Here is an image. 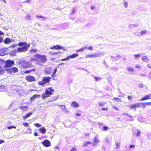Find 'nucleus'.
<instances>
[{"label": "nucleus", "mask_w": 151, "mask_h": 151, "mask_svg": "<svg viewBox=\"0 0 151 151\" xmlns=\"http://www.w3.org/2000/svg\"><path fill=\"white\" fill-rule=\"evenodd\" d=\"M14 64V61L9 60L6 61L5 67H10L13 65Z\"/></svg>", "instance_id": "obj_7"}, {"label": "nucleus", "mask_w": 151, "mask_h": 151, "mask_svg": "<svg viewBox=\"0 0 151 151\" xmlns=\"http://www.w3.org/2000/svg\"><path fill=\"white\" fill-rule=\"evenodd\" d=\"M94 142L95 143H97L99 142V140L98 139L97 137H96L94 139Z\"/></svg>", "instance_id": "obj_30"}, {"label": "nucleus", "mask_w": 151, "mask_h": 151, "mask_svg": "<svg viewBox=\"0 0 151 151\" xmlns=\"http://www.w3.org/2000/svg\"><path fill=\"white\" fill-rule=\"evenodd\" d=\"M113 108L116 110H117V111L119 110V109L117 107H116L115 106H113Z\"/></svg>", "instance_id": "obj_51"}, {"label": "nucleus", "mask_w": 151, "mask_h": 151, "mask_svg": "<svg viewBox=\"0 0 151 151\" xmlns=\"http://www.w3.org/2000/svg\"><path fill=\"white\" fill-rule=\"evenodd\" d=\"M98 56V55L97 54H94L92 55H87L86 57V58H88L89 57H96Z\"/></svg>", "instance_id": "obj_18"}, {"label": "nucleus", "mask_w": 151, "mask_h": 151, "mask_svg": "<svg viewBox=\"0 0 151 151\" xmlns=\"http://www.w3.org/2000/svg\"><path fill=\"white\" fill-rule=\"evenodd\" d=\"M34 135L35 136H37L38 135L37 133L36 132H35L34 134Z\"/></svg>", "instance_id": "obj_58"}, {"label": "nucleus", "mask_w": 151, "mask_h": 151, "mask_svg": "<svg viewBox=\"0 0 151 151\" xmlns=\"http://www.w3.org/2000/svg\"><path fill=\"white\" fill-rule=\"evenodd\" d=\"M146 105L150 106L151 105V102H148L145 103Z\"/></svg>", "instance_id": "obj_43"}, {"label": "nucleus", "mask_w": 151, "mask_h": 151, "mask_svg": "<svg viewBox=\"0 0 151 151\" xmlns=\"http://www.w3.org/2000/svg\"><path fill=\"white\" fill-rule=\"evenodd\" d=\"M14 42V40L10 39L8 38H6L4 41V42L6 44H9Z\"/></svg>", "instance_id": "obj_12"}, {"label": "nucleus", "mask_w": 151, "mask_h": 151, "mask_svg": "<svg viewBox=\"0 0 151 151\" xmlns=\"http://www.w3.org/2000/svg\"><path fill=\"white\" fill-rule=\"evenodd\" d=\"M57 68H55L54 70V71H53V74H54L57 71Z\"/></svg>", "instance_id": "obj_46"}, {"label": "nucleus", "mask_w": 151, "mask_h": 151, "mask_svg": "<svg viewBox=\"0 0 151 151\" xmlns=\"http://www.w3.org/2000/svg\"><path fill=\"white\" fill-rule=\"evenodd\" d=\"M81 115V114L79 113H77L76 114V115L77 116H80Z\"/></svg>", "instance_id": "obj_56"}, {"label": "nucleus", "mask_w": 151, "mask_h": 151, "mask_svg": "<svg viewBox=\"0 0 151 151\" xmlns=\"http://www.w3.org/2000/svg\"><path fill=\"white\" fill-rule=\"evenodd\" d=\"M31 18V16L29 15H27L25 17V19L27 20H29Z\"/></svg>", "instance_id": "obj_28"}, {"label": "nucleus", "mask_w": 151, "mask_h": 151, "mask_svg": "<svg viewBox=\"0 0 151 151\" xmlns=\"http://www.w3.org/2000/svg\"><path fill=\"white\" fill-rule=\"evenodd\" d=\"M115 145L117 148H118L119 147V144L118 142L116 143Z\"/></svg>", "instance_id": "obj_39"}, {"label": "nucleus", "mask_w": 151, "mask_h": 151, "mask_svg": "<svg viewBox=\"0 0 151 151\" xmlns=\"http://www.w3.org/2000/svg\"><path fill=\"white\" fill-rule=\"evenodd\" d=\"M141 103L140 104H134V105L135 106V107H139L140 106V104H141Z\"/></svg>", "instance_id": "obj_34"}, {"label": "nucleus", "mask_w": 151, "mask_h": 151, "mask_svg": "<svg viewBox=\"0 0 151 151\" xmlns=\"http://www.w3.org/2000/svg\"><path fill=\"white\" fill-rule=\"evenodd\" d=\"M40 96V95L38 94H35L31 98V100H33L35 98H38Z\"/></svg>", "instance_id": "obj_24"}, {"label": "nucleus", "mask_w": 151, "mask_h": 151, "mask_svg": "<svg viewBox=\"0 0 151 151\" xmlns=\"http://www.w3.org/2000/svg\"><path fill=\"white\" fill-rule=\"evenodd\" d=\"M78 54H73L70 56H69L68 57L69 59L70 58H76V57H77L78 56Z\"/></svg>", "instance_id": "obj_16"}, {"label": "nucleus", "mask_w": 151, "mask_h": 151, "mask_svg": "<svg viewBox=\"0 0 151 151\" xmlns=\"http://www.w3.org/2000/svg\"><path fill=\"white\" fill-rule=\"evenodd\" d=\"M137 25L136 24H131L130 25V27H137Z\"/></svg>", "instance_id": "obj_37"}, {"label": "nucleus", "mask_w": 151, "mask_h": 151, "mask_svg": "<svg viewBox=\"0 0 151 151\" xmlns=\"http://www.w3.org/2000/svg\"><path fill=\"white\" fill-rule=\"evenodd\" d=\"M23 125L25 127H27L28 126L29 124L27 122H24L23 123Z\"/></svg>", "instance_id": "obj_33"}, {"label": "nucleus", "mask_w": 151, "mask_h": 151, "mask_svg": "<svg viewBox=\"0 0 151 151\" xmlns=\"http://www.w3.org/2000/svg\"><path fill=\"white\" fill-rule=\"evenodd\" d=\"M142 60L144 61H146L147 60V58L146 57L144 56L142 58Z\"/></svg>", "instance_id": "obj_32"}, {"label": "nucleus", "mask_w": 151, "mask_h": 151, "mask_svg": "<svg viewBox=\"0 0 151 151\" xmlns=\"http://www.w3.org/2000/svg\"><path fill=\"white\" fill-rule=\"evenodd\" d=\"M7 48H4L0 49V56H4L7 54L8 52Z\"/></svg>", "instance_id": "obj_5"}, {"label": "nucleus", "mask_w": 151, "mask_h": 151, "mask_svg": "<svg viewBox=\"0 0 151 151\" xmlns=\"http://www.w3.org/2000/svg\"><path fill=\"white\" fill-rule=\"evenodd\" d=\"M4 35V33L3 32H2L0 31V36L3 35Z\"/></svg>", "instance_id": "obj_48"}, {"label": "nucleus", "mask_w": 151, "mask_h": 151, "mask_svg": "<svg viewBox=\"0 0 151 151\" xmlns=\"http://www.w3.org/2000/svg\"><path fill=\"white\" fill-rule=\"evenodd\" d=\"M86 49V47H83V48H82L78 50H76V52H82L84 50Z\"/></svg>", "instance_id": "obj_25"}, {"label": "nucleus", "mask_w": 151, "mask_h": 151, "mask_svg": "<svg viewBox=\"0 0 151 151\" xmlns=\"http://www.w3.org/2000/svg\"><path fill=\"white\" fill-rule=\"evenodd\" d=\"M35 57L41 62L45 63L47 61V58L46 56L44 55H40L38 54H36Z\"/></svg>", "instance_id": "obj_3"}, {"label": "nucleus", "mask_w": 151, "mask_h": 151, "mask_svg": "<svg viewBox=\"0 0 151 151\" xmlns=\"http://www.w3.org/2000/svg\"><path fill=\"white\" fill-rule=\"evenodd\" d=\"M113 100L115 101L116 102H119L120 101V99L119 98H114L113 99Z\"/></svg>", "instance_id": "obj_29"}, {"label": "nucleus", "mask_w": 151, "mask_h": 151, "mask_svg": "<svg viewBox=\"0 0 151 151\" xmlns=\"http://www.w3.org/2000/svg\"><path fill=\"white\" fill-rule=\"evenodd\" d=\"M91 9L93 10L95 9H96V7L94 5L91 6Z\"/></svg>", "instance_id": "obj_38"}, {"label": "nucleus", "mask_w": 151, "mask_h": 151, "mask_svg": "<svg viewBox=\"0 0 151 151\" xmlns=\"http://www.w3.org/2000/svg\"><path fill=\"white\" fill-rule=\"evenodd\" d=\"M95 79L96 80H100L101 79V78H96Z\"/></svg>", "instance_id": "obj_60"}, {"label": "nucleus", "mask_w": 151, "mask_h": 151, "mask_svg": "<svg viewBox=\"0 0 151 151\" xmlns=\"http://www.w3.org/2000/svg\"><path fill=\"white\" fill-rule=\"evenodd\" d=\"M63 50L64 51H66L67 50V49H63Z\"/></svg>", "instance_id": "obj_64"}, {"label": "nucleus", "mask_w": 151, "mask_h": 151, "mask_svg": "<svg viewBox=\"0 0 151 151\" xmlns=\"http://www.w3.org/2000/svg\"><path fill=\"white\" fill-rule=\"evenodd\" d=\"M55 149L56 150H59V146H55Z\"/></svg>", "instance_id": "obj_52"}, {"label": "nucleus", "mask_w": 151, "mask_h": 151, "mask_svg": "<svg viewBox=\"0 0 151 151\" xmlns=\"http://www.w3.org/2000/svg\"><path fill=\"white\" fill-rule=\"evenodd\" d=\"M128 98L130 100H131L132 99V96H128Z\"/></svg>", "instance_id": "obj_54"}, {"label": "nucleus", "mask_w": 151, "mask_h": 151, "mask_svg": "<svg viewBox=\"0 0 151 151\" xmlns=\"http://www.w3.org/2000/svg\"><path fill=\"white\" fill-rule=\"evenodd\" d=\"M140 132H139V131H138L137 134V135L138 136H140Z\"/></svg>", "instance_id": "obj_45"}, {"label": "nucleus", "mask_w": 151, "mask_h": 151, "mask_svg": "<svg viewBox=\"0 0 151 151\" xmlns=\"http://www.w3.org/2000/svg\"><path fill=\"white\" fill-rule=\"evenodd\" d=\"M69 60V58L68 57L62 59L61 60L62 61H65V60Z\"/></svg>", "instance_id": "obj_35"}, {"label": "nucleus", "mask_w": 151, "mask_h": 151, "mask_svg": "<svg viewBox=\"0 0 151 151\" xmlns=\"http://www.w3.org/2000/svg\"><path fill=\"white\" fill-rule=\"evenodd\" d=\"M102 109L103 110L107 111L108 110V108H102Z\"/></svg>", "instance_id": "obj_57"}, {"label": "nucleus", "mask_w": 151, "mask_h": 151, "mask_svg": "<svg viewBox=\"0 0 151 151\" xmlns=\"http://www.w3.org/2000/svg\"><path fill=\"white\" fill-rule=\"evenodd\" d=\"M60 107H61L60 108L61 109H65V106L64 105H62Z\"/></svg>", "instance_id": "obj_41"}, {"label": "nucleus", "mask_w": 151, "mask_h": 151, "mask_svg": "<svg viewBox=\"0 0 151 151\" xmlns=\"http://www.w3.org/2000/svg\"><path fill=\"white\" fill-rule=\"evenodd\" d=\"M70 151H77L76 148L73 147L70 150Z\"/></svg>", "instance_id": "obj_40"}, {"label": "nucleus", "mask_w": 151, "mask_h": 151, "mask_svg": "<svg viewBox=\"0 0 151 151\" xmlns=\"http://www.w3.org/2000/svg\"><path fill=\"white\" fill-rule=\"evenodd\" d=\"M50 77H44L43 78L42 81L39 83V84L43 85L45 83L49 82L50 80Z\"/></svg>", "instance_id": "obj_4"}, {"label": "nucleus", "mask_w": 151, "mask_h": 151, "mask_svg": "<svg viewBox=\"0 0 151 151\" xmlns=\"http://www.w3.org/2000/svg\"><path fill=\"white\" fill-rule=\"evenodd\" d=\"M135 106L134 105H134H132L130 107V108H132V109H133V108H135Z\"/></svg>", "instance_id": "obj_49"}, {"label": "nucleus", "mask_w": 151, "mask_h": 151, "mask_svg": "<svg viewBox=\"0 0 151 151\" xmlns=\"http://www.w3.org/2000/svg\"><path fill=\"white\" fill-rule=\"evenodd\" d=\"M129 147H130V148L133 147H134V145H131Z\"/></svg>", "instance_id": "obj_59"}, {"label": "nucleus", "mask_w": 151, "mask_h": 151, "mask_svg": "<svg viewBox=\"0 0 151 151\" xmlns=\"http://www.w3.org/2000/svg\"><path fill=\"white\" fill-rule=\"evenodd\" d=\"M31 0H27L26 2H29Z\"/></svg>", "instance_id": "obj_61"}, {"label": "nucleus", "mask_w": 151, "mask_h": 151, "mask_svg": "<svg viewBox=\"0 0 151 151\" xmlns=\"http://www.w3.org/2000/svg\"><path fill=\"white\" fill-rule=\"evenodd\" d=\"M34 125L35 126L37 127H41V125L38 123H35Z\"/></svg>", "instance_id": "obj_27"}, {"label": "nucleus", "mask_w": 151, "mask_h": 151, "mask_svg": "<svg viewBox=\"0 0 151 151\" xmlns=\"http://www.w3.org/2000/svg\"><path fill=\"white\" fill-rule=\"evenodd\" d=\"M39 133L42 134H44L46 133V129L45 127H42L39 129Z\"/></svg>", "instance_id": "obj_11"}, {"label": "nucleus", "mask_w": 151, "mask_h": 151, "mask_svg": "<svg viewBox=\"0 0 151 151\" xmlns=\"http://www.w3.org/2000/svg\"><path fill=\"white\" fill-rule=\"evenodd\" d=\"M123 5L125 8H127L128 6L127 2L126 1H124L123 3Z\"/></svg>", "instance_id": "obj_23"}, {"label": "nucleus", "mask_w": 151, "mask_h": 151, "mask_svg": "<svg viewBox=\"0 0 151 151\" xmlns=\"http://www.w3.org/2000/svg\"><path fill=\"white\" fill-rule=\"evenodd\" d=\"M129 72H132L133 70L132 68L131 67H129L127 68Z\"/></svg>", "instance_id": "obj_26"}, {"label": "nucleus", "mask_w": 151, "mask_h": 151, "mask_svg": "<svg viewBox=\"0 0 151 151\" xmlns=\"http://www.w3.org/2000/svg\"><path fill=\"white\" fill-rule=\"evenodd\" d=\"M32 114V113L30 112L29 113L23 116V118L24 119H25L27 118L30 116Z\"/></svg>", "instance_id": "obj_20"}, {"label": "nucleus", "mask_w": 151, "mask_h": 151, "mask_svg": "<svg viewBox=\"0 0 151 151\" xmlns=\"http://www.w3.org/2000/svg\"><path fill=\"white\" fill-rule=\"evenodd\" d=\"M53 70V69L51 67L45 69V72L46 73L49 74L51 73V71Z\"/></svg>", "instance_id": "obj_15"}, {"label": "nucleus", "mask_w": 151, "mask_h": 151, "mask_svg": "<svg viewBox=\"0 0 151 151\" xmlns=\"http://www.w3.org/2000/svg\"><path fill=\"white\" fill-rule=\"evenodd\" d=\"M18 45L20 47L17 48V51L18 52H24L27 50L28 48L30 47L29 44L25 42H20L19 43Z\"/></svg>", "instance_id": "obj_1"}, {"label": "nucleus", "mask_w": 151, "mask_h": 151, "mask_svg": "<svg viewBox=\"0 0 151 151\" xmlns=\"http://www.w3.org/2000/svg\"><path fill=\"white\" fill-rule=\"evenodd\" d=\"M146 31L145 30H141L140 31H137L135 32V34L137 36H140L142 35H144L146 34Z\"/></svg>", "instance_id": "obj_10"}, {"label": "nucleus", "mask_w": 151, "mask_h": 151, "mask_svg": "<svg viewBox=\"0 0 151 151\" xmlns=\"http://www.w3.org/2000/svg\"><path fill=\"white\" fill-rule=\"evenodd\" d=\"M99 104L100 106H102L104 104L102 102H99Z\"/></svg>", "instance_id": "obj_50"}, {"label": "nucleus", "mask_w": 151, "mask_h": 151, "mask_svg": "<svg viewBox=\"0 0 151 151\" xmlns=\"http://www.w3.org/2000/svg\"><path fill=\"white\" fill-rule=\"evenodd\" d=\"M71 105L76 108L79 106L78 104L76 102L74 101L72 103Z\"/></svg>", "instance_id": "obj_19"}, {"label": "nucleus", "mask_w": 151, "mask_h": 151, "mask_svg": "<svg viewBox=\"0 0 151 151\" xmlns=\"http://www.w3.org/2000/svg\"><path fill=\"white\" fill-rule=\"evenodd\" d=\"M103 129L104 130H106L108 129V128L106 126H104L103 127Z\"/></svg>", "instance_id": "obj_42"}, {"label": "nucleus", "mask_w": 151, "mask_h": 151, "mask_svg": "<svg viewBox=\"0 0 151 151\" xmlns=\"http://www.w3.org/2000/svg\"><path fill=\"white\" fill-rule=\"evenodd\" d=\"M150 99H151V94H150L149 95H146L141 100V101H144Z\"/></svg>", "instance_id": "obj_14"}, {"label": "nucleus", "mask_w": 151, "mask_h": 151, "mask_svg": "<svg viewBox=\"0 0 151 151\" xmlns=\"http://www.w3.org/2000/svg\"><path fill=\"white\" fill-rule=\"evenodd\" d=\"M50 49L52 50H53L54 49L56 50H59L62 49V47L60 46V45H56V46H55L52 47H51L50 48Z\"/></svg>", "instance_id": "obj_13"}, {"label": "nucleus", "mask_w": 151, "mask_h": 151, "mask_svg": "<svg viewBox=\"0 0 151 151\" xmlns=\"http://www.w3.org/2000/svg\"><path fill=\"white\" fill-rule=\"evenodd\" d=\"M17 44H14L12 46V48H14L15 47H17Z\"/></svg>", "instance_id": "obj_47"}, {"label": "nucleus", "mask_w": 151, "mask_h": 151, "mask_svg": "<svg viewBox=\"0 0 151 151\" xmlns=\"http://www.w3.org/2000/svg\"><path fill=\"white\" fill-rule=\"evenodd\" d=\"M136 68H139V69H140L141 68V67L139 65H137L136 66Z\"/></svg>", "instance_id": "obj_55"}, {"label": "nucleus", "mask_w": 151, "mask_h": 151, "mask_svg": "<svg viewBox=\"0 0 151 151\" xmlns=\"http://www.w3.org/2000/svg\"><path fill=\"white\" fill-rule=\"evenodd\" d=\"M30 66V64L29 63H26V65H24V67L25 68H27L28 67H29Z\"/></svg>", "instance_id": "obj_31"}, {"label": "nucleus", "mask_w": 151, "mask_h": 151, "mask_svg": "<svg viewBox=\"0 0 151 151\" xmlns=\"http://www.w3.org/2000/svg\"><path fill=\"white\" fill-rule=\"evenodd\" d=\"M13 128L15 129L16 128V127H15L14 126L8 127H7V128L9 129H11Z\"/></svg>", "instance_id": "obj_36"}, {"label": "nucleus", "mask_w": 151, "mask_h": 151, "mask_svg": "<svg viewBox=\"0 0 151 151\" xmlns=\"http://www.w3.org/2000/svg\"><path fill=\"white\" fill-rule=\"evenodd\" d=\"M37 17H38V18H42V17L41 16H37Z\"/></svg>", "instance_id": "obj_62"}, {"label": "nucleus", "mask_w": 151, "mask_h": 151, "mask_svg": "<svg viewBox=\"0 0 151 151\" xmlns=\"http://www.w3.org/2000/svg\"><path fill=\"white\" fill-rule=\"evenodd\" d=\"M6 70L8 72L12 74L17 72L18 70L17 68L13 67L11 68L6 69Z\"/></svg>", "instance_id": "obj_8"}, {"label": "nucleus", "mask_w": 151, "mask_h": 151, "mask_svg": "<svg viewBox=\"0 0 151 151\" xmlns=\"http://www.w3.org/2000/svg\"><path fill=\"white\" fill-rule=\"evenodd\" d=\"M42 144L44 146L46 147H50L51 145L50 142L47 139H45L43 141Z\"/></svg>", "instance_id": "obj_6"}, {"label": "nucleus", "mask_w": 151, "mask_h": 151, "mask_svg": "<svg viewBox=\"0 0 151 151\" xmlns=\"http://www.w3.org/2000/svg\"><path fill=\"white\" fill-rule=\"evenodd\" d=\"M88 49L90 50H93V47H90L88 48Z\"/></svg>", "instance_id": "obj_53"}, {"label": "nucleus", "mask_w": 151, "mask_h": 151, "mask_svg": "<svg viewBox=\"0 0 151 151\" xmlns=\"http://www.w3.org/2000/svg\"><path fill=\"white\" fill-rule=\"evenodd\" d=\"M49 54L51 55H58L61 53V52L60 51L57 52H49Z\"/></svg>", "instance_id": "obj_17"}, {"label": "nucleus", "mask_w": 151, "mask_h": 151, "mask_svg": "<svg viewBox=\"0 0 151 151\" xmlns=\"http://www.w3.org/2000/svg\"><path fill=\"white\" fill-rule=\"evenodd\" d=\"M18 93L20 95H23L25 94L23 90H18Z\"/></svg>", "instance_id": "obj_21"}, {"label": "nucleus", "mask_w": 151, "mask_h": 151, "mask_svg": "<svg viewBox=\"0 0 151 151\" xmlns=\"http://www.w3.org/2000/svg\"><path fill=\"white\" fill-rule=\"evenodd\" d=\"M135 56L136 57H138L139 56V55H135Z\"/></svg>", "instance_id": "obj_63"}, {"label": "nucleus", "mask_w": 151, "mask_h": 151, "mask_svg": "<svg viewBox=\"0 0 151 151\" xmlns=\"http://www.w3.org/2000/svg\"><path fill=\"white\" fill-rule=\"evenodd\" d=\"M20 109L21 110L23 111H25L27 110L28 107L27 106H21Z\"/></svg>", "instance_id": "obj_22"}, {"label": "nucleus", "mask_w": 151, "mask_h": 151, "mask_svg": "<svg viewBox=\"0 0 151 151\" xmlns=\"http://www.w3.org/2000/svg\"><path fill=\"white\" fill-rule=\"evenodd\" d=\"M4 142V141L3 139H0V144Z\"/></svg>", "instance_id": "obj_44"}, {"label": "nucleus", "mask_w": 151, "mask_h": 151, "mask_svg": "<svg viewBox=\"0 0 151 151\" xmlns=\"http://www.w3.org/2000/svg\"><path fill=\"white\" fill-rule=\"evenodd\" d=\"M54 92V90L52 87H48L46 88L45 91V94H43L42 97L44 99V98L49 97L51 95H52Z\"/></svg>", "instance_id": "obj_2"}, {"label": "nucleus", "mask_w": 151, "mask_h": 151, "mask_svg": "<svg viewBox=\"0 0 151 151\" xmlns=\"http://www.w3.org/2000/svg\"><path fill=\"white\" fill-rule=\"evenodd\" d=\"M26 80L28 82H32L35 81V78L34 77L31 76H27L25 78Z\"/></svg>", "instance_id": "obj_9"}]
</instances>
